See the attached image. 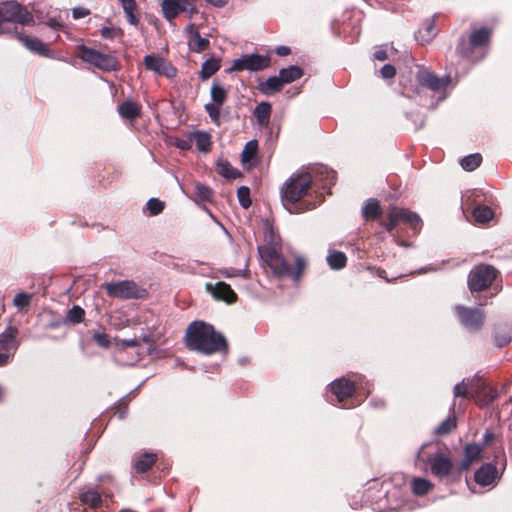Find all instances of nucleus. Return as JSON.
<instances>
[{
	"label": "nucleus",
	"mask_w": 512,
	"mask_h": 512,
	"mask_svg": "<svg viewBox=\"0 0 512 512\" xmlns=\"http://www.w3.org/2000/svg\"><path fill=\"white\" fill-rule=\"evenodd\" d=\"M237 197L240 205L247 209L251 206L250 189L247 186H241L237 190Z\"/></svg>",
	"instance_id": "46"
},
{
	"label": "nucleus",
	"mask_w": 512,
	"mask_h": 512,
	"mask_svg": "<svg viewBox=\"0 0 512 512\" xmlns=\"http://www.w3.org/2000/svg\"><path fill=\"white\" fill-rule=\"evenodd\" d=\"M271 65V59L269 56L260 54L245 55L241 58L235 59L229 72L232 71H262Z\"/></svg>",
	"instance_id": "13"
},
{
	"label": "nucleus",
	"mask_w": 512,
	"mask_h": 512,
	"mask_svg": "<svg viewBox=\"0 0 512 512\" xmlns=\"http://www.w3.org/2000/svg\"><path fill=\"white\" fill-rule=\"evenodd\" d=\"M457 427L456 416L453 413L443 420L438 427L435 429V434L438 436H444L451 433Z\"/></svg>",
	"instance_id": "38"
},
{
	"label": "nucleus",
	"mask_w": 512,
	"mask_h": 512,
	"mask_svg": "<svg viewBox=\"0 0 512 512\" xmlns=\"http://www.w3.org/2000/svg\"><path fill=\"white\" fill-rule=\"evenodd\" d=\"M210 96L212 99L211 103H207L204 105V109L206 113L209 115L210 120L217 126L221 125V106L228 99V91L221 86L217 81H214L211 90Z\"/></svg>",
	"instance_id": "12"
},
{
	"label": "nucleus",
	"mask_w": 512,
	"mask_h": 512,
	"mask_svg": "<svg viewBox=\"0 0 512 512\" xmlns=\"http://www.w3.org/2000/svg\"><path fill=\"white\" fill-rule=\"evenodd\" d=\"M17 328L8 326L3 333L0 334V350L11 351L16 349Z\"/></svg>",
	"instance_id": "27"
},
{
	"label": "nucleus",
	"mask_w": 512,
	"mask_h": 512,
	"mask_svg": "<svg viewBox=\"0 0 512 512\" xmlns=\"http://www.w3.org/2000/svg\"><path fill=\"white\" fill-rule=\"evenodd\" d=\"M80 504L94 512H104L114 502L112 492L96 487H83L78 494Z\"/></svg>",
	"instance_id": "8"
},
{
	"label": "nucleus",
	"mask_w": 512,
	"mask_h": 512,
	"mask_svg": "<svg viewBox=\"0 0 512 512\" xmlns=\"http://www.w3.org/2000/svg\"><path fill=\"white\" fill-rule=\"evenodd\" d=\"M362 217L366 222L379 221V225L388 233H392L400 223L407 225L414 233H419L422 228L420 216L406 208L391 205L383 216L380 201L369 198L361 209Z\"/></svg>",
	"instance_id": "1"
},
{
	"label": "nucleus",
	"mask_w": 512,
	"mask_h": 512,
	"mask_svg": "<svg viewBox=\"0 0 512 512\" xmlns=\"http://www.w3.org/2000/svg\"><path fill=\"white\" fill-rule=\"evenodd\" d=\"M499 478V473L496 466L492 463L483 464L474 473V480L480 486H489L495 483Z\"/></svg>",
	"instance_id": "20"
},
{
	"label": "nucleus",
	"mask_w": 512,
	"mask_h": 512,
	"mask_svg": "<svg viewBox=\"0 0 512 512\" xmlns=\"http://www.w3.org/2000/svg\"><path fill=\"white\" fill-rule=\"evenodd\" d=\"M180 4L179 6L183 8V12H187L189 14V17H192L196 12L197 9L195 7V0H177Z\"/></svg>",
	"instance_id": "51"
},
{
	"label": "nucleus",
	"mask_w": 512,
	"mask_h": 512,
	"mask_svg": "<svg viewBox=\"0 0 512 512\" xmlns=\"http://www.w3.org/2000/svg\"><path fill=\"white\" fill-rule=\"evenodd\" d=\"M474 221L479 224H486L494 218V211L487 205L473 207L471 210Z\"/></svg>",
	"instance_id": "32"
},
{
	"label": "nucleus",
	"mask_w": 512,
	"mask_h": 512,
	"mask_svg": "<svg viewBox=\"0 0 512 512\" xmlns=\"http://www.w3.org/2000/svg\"><path fill=\"white\" fill-rule=\"evenodd\" d=\"M474 463H477L475 460L473 459H469L468 456H466V454H464V457L459 465V472H466L468 470H470L471 466L474 464Z\"/></svg>",
	"instance_id": "53"
},
{
	"label": "nucleus",
	"mask_w": 512,
	"mask_h": 512,
	"mask_svg": "<svg viewBox=\"0 0 512 512\" xmlns=\"http://www.w3.org/2000/svg\"><path fill=\"white\" fill-rule=\"evenodd\" d=\"M76 56L82 61L93 65L94 67L106 71H118L120 62L117 57L111 54H104L86 45H79L76 48Z\"/></svg>",
	"instance_id": "7"
},
{
	"label": "nucleus",
	"mask_w": 512,
	"mask_h": 512,
	"mask_svg": "<svg viewBox=\"0 0 512 512\" xmlns=\"http://www.w3.org/2000/svg\"><path fill=\"white\" fill-rule=\"evenodd\" d=\"M117 33V30L113 27H102L100 29V35L104 39H113Z\"/></svg>",
	"instance_id": "55"
},
{
	"label": "nucleus",
	"mask_w": 512,
	"mask_h": 512,
	"mask_svg": "<svg viewBox=\"0 0 512 512\" xmlns=\"http://www.w3.org/2000/svg\"><path fill=\"white\" fill-rule=\"evenodd\" d=\"M124 10L125 16L129 24L137 26L140 22V14L138 12L135 0H118Z\"/></svg>",
	"instance_id": "28"
},
{
	"label": "nucleus",
	"mask_w": 512,
	"mask_h": 512,
	"mask_svg": "<svg viewBox=\"0 0 512 512\" xmlns=\"http://www.w3.org/2000/svg\"><path fill=\"white\" fill-rule=\"evenodd\" d=\"M84 319L85 310L78 305H74L71 309H69L66 315V321L73 325L83 322Z\"/></svg>",
	"instance_id": "43"
},
{
	"label": "nucleus",
	"mask_w": 512,
	"mask_h": 512,
	"mask_svg": "<svg viewBox=\"0 0 512 512\" xmlns=\"http://www.w3.org/2000/svg\"><path fill=\"white\" fill-rule=\"evenodd\" d=\"M10 351L0 350V366H5L9 362Z\"/></svg>",
	"instance_id": "60"
},
{
	"label": "nucleus",
	"mask_w": 512,
	"mask_h": 512,
	"mask_svg": "<svg viewBox=\"0 0 512 512\" xmlns=\"http://www.w3.org/2000/svg\"><path fill=\"white\" fill-rule=\"evenodd\" d=\"M327 262L332 269L340 270L346 266L347 257L344 252L333 250L329 252Z\"/></svg>",
	"instance_id": "37"
},
{
	"label": "nucleus",
	"mask_w": 512,
	"mask_h": 512,
	"mask_svg": "<svg viewBox=\"0 0 512 512\" xmlns=\"http://www.w3.org/2000/svg\"><path fill=\"white\" fill-rule=\"evenodd\" d=\"M258 253L263 264L268 266L272 274L278 278L290 277L294 281H299L306 269V261L303 257L296 258L295 268L292 269L283 255L273 246H259Z\"/></svg>",
	"instance_id": "4"
},
{
	"label": "nucleus",
	"mask_w": 512,
	"mask_h": 512,
	"mask_svg": "<svg viewBox=\"0 0 512 512\" xmlns=\"http://www.w3.org/2000/svg\"><path fill=\"white\" fill-rule=\"evenodd\" d=\"M313 185L312 175L308 172L295 173L291 175L280 189L281 199L285 207L291 213H303L317 206L316 201L304 200L309 195Z\"/></svg>",
	"instance_id": "3"
},
{
	"label": "nucleus",
	"mask_w": 512,
	"mask_h": 512,
	"mask_svg": "<svg viewBox=\"0 0 512 512\" xmlns=\"http://www.w3.org/2000/svg\"><path fill=\"white\" fill-rule=\"evenodd\" d=\"M512 340V335L505 327H498L494 332V342L498 348L507 346Z\"/></svg>",
	"instance_id": "40"
},
{
	"label": "nucleus",
	"mask_w": 512,
	"mask_h": 512,
	"mask_svg": "<svg viewBox=\"0 0 512 512\" xmlns=\"http://www.w3.org/2000/svg\"><path fill=\"white\" fill-rule=\"evenodd\" d=\"M206 290L211 293L216 300H221L228 304L235 303L238 298L231 286L223 281L217 282L216 284L207 283Z\"/></svg>",
	"instance_id": "19"
},
{
	"label": "nucleus",
	"mask_w": 512,
	"mask_h": 512,
	"mask_svg": "<svg viewBox=\"0 0 512 512\" xmlns=\"http://www.w3.org/2000/svg\"><path fill=\"white\" fill-rule=\"evenodd\" d=\"M119 115L126 120L134 121L141 115V105L133 100H126L118 105Z\"/></svg>",
	"instance_id": "24"
},
{
	"label": "nucleus",
	"mask_w": 512,
	"mask_h": 512,
	"mask_svg": "<svg viewBox=\"0 0 512 512\" xmlns=\"http://www.w3.org/2000/svg\"><path fill=\"white\" fill-rule=\"evenodd\" d=\"M258 152V141L250 140L245 144V147L241 154V160L243 163L250 162Z\"/></svg>",
	"instance_id": "44"
},
{
	"label": "nucleus",
	"mask_w": 512,
	"mask_h": 512,
	"mask_svg": "<svg viewBox=\"0 0 512 512\" xmlns=\"http://www.w3.org/2000/svg\"><path fill=\"white\" fill-rule=\"evenodd\" d=\"M156 461L155 453H143L135 459L133 468L136 473H146L155 465Z\"/></svg>",
	"instance_id": "26"
},
{
	"label": "nucleus",
	"mask_w": 512,
	"mask_h": 512,
	"mask_svg": "<svg viewBox=\"0 0 512 512\" xmlns=\"http://www.w3.org/2000/svg\"><path fill=\"white\" fill-rule=\"evenodd\" d=\"M179 2L177 0H163L161 3V8L163 12V16L169 22L173 21L180 13L183 12V8L179 6Z\"/></svg>",
	"instance_id": "30"
},
{
	"label": "nucleus",
	"mask_w": 512,
	"mask_h": 512,
	"mask_svg": "<svg viewBox=\"0 0 512 512\" xmlns=\"http://www.w3.org/2000/svg\"><path fill=\"white\" fill-rule=\"evenodd\" d=\"M217 173L227 179H236L241 176V172L234 168L228 161L220 160L217 163Z\"/></svg>",
	"instance_id": "36"
},
{
	"label": "nucleus",
	"mask_w": 512,
	"mask_h": 512,
	"mask_svg": "<svg viewBox=\"0 0 512 512\" xmlns=\"http://www.w3.org/2000/svg\"><path fill=\"white\" fill-rule=\"evenodd\" d=\"M13 303L20 310L28 308L31 303V295L24 292L18 293L14 297Z\"/></svg>",
	"instance_id": "47"
},
{
	"label": "nucleus",
	"mask_w": 512,
	"mask_h": 512,
	"mask_svg": "<svg viewBox=\"0 0 512 512\" xmlns=\"http://www.w3.org/2000/svg\"><path fill=\"white\" fill-rule=\"evenodd\" d=\"M139 341L137 339H123L122 346L123 347H137L139 346Z\"/></svg>",
	"instance_id": "62"
},
{
	"label": "nucleus",
	"mask_w": 512,
	"mask_h": 512,
	"mask_svg": "<svg viewBox=\"0 0 512 512\" xmlns=\"http://www.w3.org/2000/svg\"><path fill=\"white\" fill-rule=\"evenodd\" d=\"M143 64L147 70L167 78H174L177 75V69L171 62L157 55H146Z\"/></svg>",
	"instance_id": "14"
},
{
	"label": "nucleus",
	"mask_w": 512,
	"mask_h": 512,
	"mask_svg": "<svg viewBox=\"0 0 512 512\" xmlns=\"http://www.w3.org/2000/svg\"><path fill=\"white\" fill-rule=\"evenodd\" d=\"M90 14V10L83 7L74 8L72 11V16L74 19H80L88 16Z\"/></svg>",
	"instance_id": "56"
},
{
	"label": "nucleus",
	"mask_w": 512,
	"mask_h": 512,
	"mask_svg": "<svg viewBox=\"0 0 512 512\" xmlns=\"http://www.w3.org/2000/svg\"><path fill=\"white\" fill-rule=\"evenodd\" d=\"M481 163H482V156L479 153L467 155L460 162L462 168L465 171H469V172L477 169L481 165Z\"/></svg>",
	"instance_id": "41"
},
{
	"label": "nucleus",
	"mask_w": 512,
	"mask_h": 512,
	"mask_svg": "<svg viewBox=\"0 0 512 512\" xmlns=\"http://www.w3.org/2000/svg\"><path fill=\"white\" fill-rule=\"evenodd\" d=\"M484 447L477 443H469L464 447V454L469 457V459H473L476 462H479L482 459Z\"/></svg>",
	"instance_id": "45"
},
{
	"label": "nucleus",
	"mask_w": 512,
	"mask_h": 512,
	"mask_svg": "<svg viewBox=\"0 0 512 512\" xmlns=\"http://www.w3.org/2000/svg\"><path fill=\"white\" fill-rule=\"evenodd\" d=\"M438 34V29L434 19L426 20L422 27L417 31L416 40L422 45L430 43Z\"/></svg>",
	"instance_id": "23"
},
{
	"label": "nucleus",
	"mask_w": 512,
	"mask_h": 512,
	"mask_svg": "<svg viewBox=\"0 0 512 512\" xmlns=\"http://www.w3.org/2000/svg\"><path fill=\"white\" fill-rule=\"evenodd\" d=\"M374 59L378 60V61H385L388 59V54L385 50H377L374 52Z\"/></svg>",
	"instance_id": "57"
},
{
	"label": "nucleus",
	"mask_w": 512,
	"mask_h": 512,
	"mask_svg": "<svg viewBox=\"0 0 512 512\" xmlns=\"http://www.w3.org/2000/svg\"><path fill=\"white\" fill-rule=\"evenodd\" d=\"M177 147L180 148V149H189L190 148V144L188 143V141H185V140H181L177 143Z\"/></svg>",
	"instance_id": "63"
},
{
	"label": "nucleus",
	"mask_w": 512,
	"mask_h": 512,
	"mask_svg": "<svg viewBox=\"0 0 512 512\" xmlns=\"http://www.w3.org/2000/svg\"><path fill=\"white\" fill-rule=\"evenodd\" d=\"M494 433L489 431V430H486V432L484 433V436H483V447L487 446L490 442H492L494 440Z\"/></svg>",
	"instance_id": "59"
},
{
	"label": "nucleus",
	"mask_w": 512,
	"mask_h": 512,
	"mask_svg": "<svg viewBox=\"0 0 512 512\" xmlns=\"http://www.w3.org/2000/svg\"><path fill=\"white\" fill-rule=\"evenodd\" d=\"M220 68H221L220 59L209 58L205 62H203L199 76H200L201 80H203V81L208 80Z\"/></svg>",
	"instance_id": "34"
},
{
	"label": "nucleus",
	"mask_w": 512,
	"mask_h": 512,
	"mask_svg": "<svg viewBox=\"0 0 512 512\" xmlns=\"http://www.w3.org/2000/svg\"><path fill=\"white\" fill-rule=\"evenodd\" d=\"M492 30L488 27L473 29L468 37L462 36L456 46V53L459 57L478 62L486 55L490 43Z\"/></svg>",
	"instance_id": "5"
},
{
	"label": "nucleus",
	"mask_w": 512,
	"mask_h": 512,
	"mask_svg": "<svg viewBox=\"0 0 512 512\" xmlns=\"http://www.w3.org/2000/svg\"><path fill=\"white\" fill-rule=\"evenodd\" d=\"M185 343L188 349L211 355L226 353L228 343L225 337L215 328L204 321H193L187 328Z\"/></svg>",
	"instance_id": "2"
},
{
	"label": "nucleus",
	"mask_w": 512,
	"mask_h": 512,
	"mask_svg": "<svg viewBox=\"0 0 512 512\" xmlns=\"http://www.w3.org/2000/svg\"><path fill=\"white\" fill-rule=\"evenodd\" d=\"M279 76L283 84H290L303 76V70L297 65H291L287 68H282L279 71Z\"/></svg>",
	"instance_id": "33"
},
{
	"label": "nucleus",
	"mask_w": 512,
	"mask_h": 512,
	"mask_svg": "<svg viewBox=\"0 0 512 512\" xmlns=\"http://www.w3.org/2000/svg\"><path fill=\"white\" fill-rule=\"evenodd\" d=\"M474 463H477L475 460L473 459H469L468 456H466V454H464V457L459 465V472H466L468 470H470L471 466L474 464Z\"/></svg>",
	"instance_id": "54"
},
{
	"label": "nucleus",
	"mask_w": 512,
	"mask_h": 512,
	"mask_svg": "<svg viewBox=\"0 0 512 512\" xmlns=\"http://www.w3.org/2000/svg\"><path fill=\"white\" fill-rule=\"evenodd\" d=\"M104 289L109 297L119 299H143L148 293L144 288L139 287L135 282L124 280L104 284Z\"/></svg>",
	"instance_id": "11"
},
{
	"label": "nucleus",
	"mask_w": 512,
	"mask_h": 512,
	"mask_svg": "<svg viewBox=\"0 0 512 512\" xmlns=\"http://www.w3.org/2000/svg\"><path fill=\"white\" fill-rule=\"evenodd\" d=\"M196 147L201 152H209L211 149L212 141L211 135L207 132L197 131L194 133Z\"/></svg>",
	"instance_id": "39"
},
{
	"label": "nucleus",
	"mask_w": 512,
	"mask_h": 512,
	"mask_svg": "<svg viewBox=\"0 0 512 512\" xmlns=\"http://www.w3.org/2000/svg\"><path fill=\"white\" fill-rule=\"evenodd\" d=\"M275 52L278 56L284 57L291 53V49L287 46H279L276 48Z\"/></svg>",
	"instance_id": "58"
},
{
	"label": "nucleus",
	"mask_w": 512,
	"mask_h": 512,
	"mask_svg": "<svg viewBox=\"0 0 512 512\" xmlns=\"http://www.w3.org/2000/svg\"><path fill=\"white\" fill-rule=\"evenodd\" d=\"M454 313L459 323L469 332H478L484 326L486 314L482 308L456 305L454 307Z\"/></svg>",
	"instance_id": "10"
},
{
	"label": "nucleus",
	"mask_w": 512,
	"mask_h": 512,
	"mask_svg": "<svg viewBox=\"0 0 512 512\" xmlns=\"http://www.w3.org/2000/svg\"><path fill=\"white\" fill-rule=\"evenodd\" d=\"M92 338L100 347L109 348L111 345L110 337L106 333L96 332Z\"/></svg>",
	"instance_id": "49"
},
{
	"label": "nucleus",
	"mask_w": 512,
	"mask_h": 512,
	"mask_svg": "<svg viewBox=\"0 0 512 512\" xmlns=\"http://www.w3.org/2000/svg\"><path fill=\"white\" fill-rule=\"evenodd\" d=\"M188 32V45L191 51L201 53L207 50L210 46V41L207 38L201 37L197 27L193 24L187 27Z\"/></svg>",
	"instance_id": "22"
},
{
	"label": "nucleus",
	"mask_w": 512,
	"mask_h": 512,
	"mask_svg": "<svg viewBox=\"0 0 512 512\" xmlns=\"http://www.w3.org/2000/svg\"><path fill=\"white\" fill-rule=\"evenodd\" d=\"M483 384L480 383L479 379L475 378H468L462 380L460 383L456 384L453 390L454 397H462V398H469L470 396L473 397L474 393H478L480 390V387Z\"/></svg>",
	"instance_id": "21"
},
{
	"label": "nucleus",
	"mask_w": 512,
	"mask_h": 512,
	"mask_svg": "<svg viewBox=\"0 0 512 512\" xmlns=\"http://www.w3.org/2000/svg\"><path fill=\"white\" fill-rule=\"evenodd\" d=\"M433 488V483L425 478L416 477L412 480V492L417 496H424Z\"/></svg>",
	"instance_id": "35"
},
{
	"label": "nucleus",
	"mask_w": 512,
	"mask_h": 512,
	"mask_svg": "<svg viewBox=\"0 0 512 512\" xmlns=\"http://www.w3.org/2000/svg\"><path fill=\"white\" fill-rule=\"evenodd\" d=\"M48 26L53 28V29H61L63 27V25L61 24V22L56 19V18H50L47 22Z\"/></svg>",
	"instance_id": "61"
},
{
	"label": "nucleus",
	"mask_w": 512,
	"mask_h": 512,
	"mask_svg": "<svg viewBox=\"0 0 512 512\" xmlns=\"http://www.w3.org/2000/svg\"><path fill=\"white\" fill-rule=\"evenodd\" d=\"M431 473L440 478H446L453 473L454 466L448 455L437 453L428 459Z\"/></svg>",
	"instance_id": "17"
},
{
	"label": "nucleus",
	"mask_w": 512,
	"mask_h": 512,
	"mask_svg": "<svg viewBox=\"0 0 512 512\" xmlns=\"http://www.w3.org/2000/svg\"><path fill=\"white\" fill-rule=\"evenodd\" d=\"M418 83L432 91L444 90L450 83V77H438L433 72L428 70L419 71L417 74Z\"/></svg>",
	"instance_id": "18"
},
{
	"label": "nucleus",
	"mask_w": 512,
	"mask_h": 512,
	"mask_svg": "<svg viewBox=\"0 0 512 512\" xmlns=\"http://www.w3.org/2000/svg\"><path fill=\"white\" fill-rule=\"evenodd\" d=\"M164 207V202L157 198H151L147 202V209L153 216L160 214L164 210Z\"/></svg>",
	"instance_id": "48"
},
{
	"label": "nucleus",
	"mask_w": 512,
	"mask_h": 512,
	"mask_svg": "<svg viewBox=\"0 0 512 512\" xmlns=\"http://www.w3.org/2000/svg\"><path fill=\"white\" fill-rule=\"evenodd\" d=\"M418 116L420 118V123H419L418 129H421L425 126V117L421 116V115H418Z\"/></svg>",
	"instance_id": "64"
},
{
	"label": "nucleus",
	"mask_w": 512,
	"mask_h": 512,
	"mask_svg": "<svg viewBox=\"0 0 512 512\" xmlns=\"http://www.w3.org/2000/svg\"><path fill=\"white\" fill-rule=\"evenodd\" d=\"M195 197L203 202H211L214 196V191L207 185L197 183L194 187Z\"/></svg>",
	"instance_id": "42"
},
{
	"label": "nucleus",
	"mask_w": 512,
	"mask_h": 512,
	"mask_svg": "<svg viewBox=\"0 0 512 512\" xmlns=\"http://www.w3.org/2000/svg\"><path fill=\"white\" fill-rule=\"evenodd\" d=\"M486 198L482 190L473 189L467 192L464 207L466 210H473V207L484 205Z\"/></svg>",
	"instance_id": "31"
},
{
	"label": "nucleus",
	"mask_w": 512,
	"mask_h": 512,
	"mask_svg": "<svg viewBox=\"0 0 512 512\" xmlns=\"http://www.w3.org/2000/svg\"><path fill=\"white\" fill-rule=\"evenodd\" d=\"M321 174L325 175V180L327 181L326 183L323 184V188L328 187L330 189L331 186L334 185L336 182V179H337L336 172L333 170H329L328 168H323L321 171Z\"/></svg>",
	"instance_id": "50"
},
{
	"label": "nucleus",
	"mask_w": 512,
	"mask_h": 512,
	"mask_svg": "<svg viewBox=\"0 0 512 512\" xmlns=\"http://www.w3.org/2000/svg\"><path fill=\"white\" fill-rule=\"evenodd\" d=\"M283 82L280 76H271L258 86L259 91L265 95H271L280 92L283 89Z\"/></svg>",
	"instance_id": "29"
},
{
	"label": "nucleus",
	"mask_w": 512,
	"mask_h": 512,
	"mask_svg": "<svg viewBox=\"0 0 512 512\" xmlns=\"http://www.w3.org/2000/svg\"><path fill=\"white\" fill-rule=\"evenodd\" d=\"M380 74L384 79H392L396 75V68L392 64H386L381 68Z\"/></svg>",
	"instance_id": "52"
},
{
	"label": "nucleus",
	"mask_w": 512,
	"mask_h": 512,
	"mask_svg": "<svg viewBox=\"0 0 512 512\" xmlns=\"http://www.w3.org/2000/svg\"><path fill=\"white\" fill-rule=\"evenodd\" d=\"M330 390L332 394L335 395L337 401L341 404V407L348 408L346 401L354 396L356 387L354 382L350 381L349 379L340 378L334 380L330 384Z\"/></svg>",
	"instance_id": "16"
},
{
	"label": "nucleus",
	"mask_w": 512,
	"mask_h": 512,
	"mask_svg": "<svg viewBox=\"0 0 512 512\" xmlns=\"http://www.w3.org/2000/svg\"><path fill=\"white\" fill-rule=\"evenodd\" d=\"M13 37L20 41L29 51L32 53L38 54L43 57L52 58L53 54L47 44L42 42L36 37H30L26 35L22 30L18 31L15 28L13 32Z\"/></svg>",
	"instance_id": "15"
},
{
	"label": "nucleus",
	"mask_w": 512,
	"mask_h": 512,
	"mask_svg": "<svg viewBox=\"0 0 512 512\" xmlns=\"http://www.w3.org/2000/svg\"><path fill=\"white\" fill-rule=\"evenodd\" d=\"M0 17L1 25L3 22L28 26L34 24L33 14L25 6L14 0L0 2ZM2 32L1 29L0 33Z\"/></svg>",
	"instance_id": "9"
},
{
	"label": "nucleus",
	"mask_w": 512,
	"mask_h": 512,
	"mask_svg": "<svg viewBox=\"0 0 512 512\" xmlns=\"http://www.w3.org/2000/svg\"><path fill=\"white\" fill-rule=\"evenodd\" d=\"M272 114V105L269 102H260L253 111L257 124L262 128H267Z\"/></svg>",
	"instance_id": "25"
},
{
	"label": "nucleus",
	"mask_w": 512,
	"mask_h": 512,
	"mask_svg": "<svg viewBox=\"0 0 512 512\" xmlns=\"http://www.w3.org/2000/svg\"><path fill=\"white\" fill-rule=\"evenodd\" d=\"M499 276L500 271L493 265L477 264L468 273L467 287L472 294L487 291Z\"/></svg>",
	"instance_id": "6"
}]
</instances>
